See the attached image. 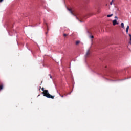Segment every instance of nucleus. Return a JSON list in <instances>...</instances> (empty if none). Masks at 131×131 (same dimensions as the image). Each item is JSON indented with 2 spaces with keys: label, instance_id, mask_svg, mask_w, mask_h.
I'll list each match as a JSON object with an SVG mask.
<instances>
[{
  "label": "nucleus",
  "instance_id": "f257e3e1",
  "mask_svg": "<svg viewBox=\"0 0 131 131\" xmlns=\"http://www.w3.org/2000/svg\"><path fill=\"white\" fill-rule=\"evenodd\" d=\"M41 90L43 91L42 94H43L44 97H46L49 99H54V98H55V96H52L51 94H50L48 90H45L44 88H42Z\"/></svg>",
  "mask_w": 131,
  "mask_h": 131
},
{
  "label": "nucleus",
  "instance_id": "f03ea898",
  "mask_svg": "<svg viewBox=\"0 0 131 131\" xmlns=\"http://www.w3.org/2000/svg\"><path fill=\"white\" fill-rule=\"evenodd\" d=\"M67 10L69 11L70 13L72 15H73V16H74L75 17H76V19H78L77 18V17L76 16V13L75 12H74L73 9H72V8H67Z\"/></svg>",
  "mask_w": 131,
  "mask_h": 131
},
{
  "label": "nucleus",
  "instance_id": "7ed1b4c3",
  "mask_svg": "<svg viewBox=\"0 0 131 131\" xmlns=\"http://www.w3.org/2000/svg\"><path fill=\"white\" fill-rule=\"evenodd\" d=\"M119 23L118 22H117V20L116 19H114V20H113V25H114V26H115V25H118Z\"/></svg>",
  "mask_w": 131,
  "mask_h": 131
},
{
  "label": "nucleus",
  "instance_id": "20e7f679",
  "mask_svg": "<svg viewBox=\"0 0 131 131\" xmlns=\"http://www.w3.org/2000/svg\"><path fill=\"white\" fill-rule=\"evenodd\" d=\"M90 55H91V52L90 51V50H88L87 51V52L85 55V58H88L89 56H90Z\"/></svg>",
  "mask_w": 131,
  "mask_h": 131
},
{
  "label": "nucleus",
  "instance_id": "39448f33",
  "mask_svg": "<svg viewBox=\"0 0 131 131\" xmlns=\"http://www.w3.org/2000/svg\"><path fill=\"white\" fill-rule=\"evenodd\" d=\"M128 29H129V26H127L126 29V32L127 34L128 33Z\"/></svg>",
  "mask_w": 131,
  "mask_h": 131
},
{
  "label": "nucleus",
  "instance_id": "423d86ee",
  "mask_svg": "<svg viewBox=\"0 0 131 131\" xmlns=\"http://www.w3.org/2000/svg\"><path fill=\"white\" fill-rule=\"evenodd\" d=\"M121 26L122 28H124V24H123V23H122L121 24Z\"/></svg>",
  "mask_w": 131,
  "mask_h": 131
},
{
  "label": "nucleus",
  "instance_id": "0eeeda50",
  "mask_svg": "<svg viewBox=\"0 0 131 131\" xmlns=\"http://www.w3.org/2000/svg\"><path fill=\"white\" fill-rule=\"evenodd\" d=\"M112 16H113V14H109L107 15V17L110 18V17H112Z\"/></svg>",
  "mask_w": 131,
  "mask_h": 131
},
{
  "label": "nucleus",
  "instance_id": "6e6552de",
  "mask_svg": "<svg viewBox=\"0 0 131 131\" xmlns=\"http://www.w3.org/2000/svg\"><path fill=\"white\" fill-rule=\"evenodd\" d=\"M79 43H80V41H76V45H79Z\"/></svg>",
  "mask_w": 131,
  "mask_h": 131
},
{
  "label": "nucleus",
  "instance_id": "1a4fd4ad",
  "mask_svg": "<svg viewBox=\"0 0 131 131\" xmlns=\"http://www.w3.org/2000/svg\"><path fill=\"white\" fill-rule=\"evenodd\" d=\"M3 85H0V90H3Z\"/></svg>",
  "mask_w": 131,
  "mask_h": 131
},
{
  "label": "nucleus",
  "instance_id": "9d476101",
  "mask_svg": "<svg viewBox=\"0 0 131 131\" xmlns=\"http://www.w3.org/2000/svg\"><path fill=\"white\" fill-rule=\"evenodd\" d=\"M46 26L47 27V30H49V27L48 26V24L46 23Z\"/></svg>",
  "mask_w": 131,
  "mask_h": 131
},
{
  "label": "nucleus",
  "instance_id": "9b49d317",
  "mask_svg": "<svg viewBox=\"0 0 131 131\" xmlns=\"http://www.w3.org/2000/svg\"><path fill=\"white\" fill-rule=\"evenodd\" d=\"M90 38H94V36L93 35L89 36Z\"/></svg>",
  "mask_w": 131,
  "mask_h": 131
},
{
  "label": "nucleus",
  "instance_id": "f8f14e48",
  "mask_svg": "<svg viewBox=\"0 0 131 131\" xmlns=\"http://www.w3.org/2000/svg\"><path fill=\"white\" fill-rule=\"evenodd\" d=\"M129 36L130 37V40L131 41V34H129Z\"/></svg>",
  "mask_w": 131,
  "mask_h": 131
},
{
  "label": "nucleus",
  "instance_id": "ddd939ff",
  "mask_svg": "<svg viewBox=\"0 0 131 131\" xmlns=\"http://www.w3.org/2000/svg\"><path fill=\"white\" fill-rule=\"evenodd\" d=\"M59 95L60 96V97H61V98H63L64 97L63 95H61V94L59 93Z\"/></svg>",
  "mask_w": 131,
  "mask_h": 131
},
{
  "label": "nucleus",
  "instance_id": "4468645a",
  "mask_svg": "<svg viewBox=\"0 0 131 131\" xmlns=\"http://www.w3.org/2000/svg\"><path fill=\"white\" fill-rule=\"evenodd\" d=\"M113 3V0H112V2H111L110 3V5H112Z\"/></svg>",
  "mask_w": 131,
  "mask_h": 131
},
{
  "label": "nucleus",
  "instance_id": "2eb2a0df",
  "mask_svg": "<svg viewBox=\"0 0 131 131\" xmlns=\"http://www.w3.org/2000/svg\"><path fill=\"white\" fill-rule=\"evenodd\" d=\"M67 36V34H63V36H64V37H66Z\"/></svg>",
  "mask_w": 131,
  "mask_h": 131
},
{
  "label": "nucleus",
  "instance_id": "dca6fc26",
  "mask_svg": "<svg viewBox=\"0 0 131 131\" xmlns=\"http://www.w3.org/2000/svg\"><path fill=\"white\" fill-rule=\"evenodd\" d=\"M115 19H118L117 16H115Z\"/></svg>",
  "mask_w": 131,
  "mask_h": 131
},
{
  "label": "nucleus",
  "instance_id": "f3484780",
  "mask_svg": "<svg viewBox=\"0 0 131 131\" xmlns=\"http://www.w3.org/2000/svg\"><path fill=\"white\" fill-rule=\"evenodd\" d=\"M3 1H4V0H0V3H2V2H3Z\"/></svg>",
  "mask_w": 131,
  "mask_h": 131
},
{
  "label": "nucleus",
  "instance_id": "a211bd4d",
  "mask_svg": "<svg viewBox=\"0 0 131 131\" xmlns=\"http://www.w3.org/2000/svg\"><path fill=\"white\" fill-rule=\"evenodd\" d=\"M50 78H52V76L50 75Z\"/></svg>",
  "mask_w": 131,
  "mask_h": 131
},
{
  "label": "nucleus",
  "instance_id": "6ab92c4d",
  "mask_svg": "<svg viewBox=\"0 0 131 131\" xmlns=\"http://www.w3.org/2000/svg\"><path fill=\"white\" fill-rule=\"evenodd\" d=\"M70 94H71V93H70L69 94L70 95Z\"/></svg>",
  "mask_w": 131,
  "mask_h": 131
},
{
  "label": "nucleus",
  "instance_id": "aec40b11",
  "mask_svg": "<svg viewBox=\"0 0 131 131\" xmlns=\"http://www.w3.org/2000/svg\"><path fill=\"white\" fill-rule=\"evenodd\" d=\"M67 94H64V96H66Z\"/></svg>",
  "mask_w": 131,
  "mask_h": 131
}]
</instances>
